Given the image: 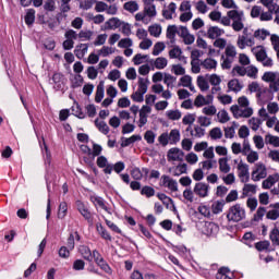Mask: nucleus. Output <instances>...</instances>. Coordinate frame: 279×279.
<instances>
[{"instance_id": "f257e3e1", "label": "nucleus", "mask_w": 279, "mask_h": 279, "mask_svg": "<svg viewBox=\"0 0 279 279\" xmlns=\"http://www.w3.org/2000/svg\"><path fill=\"white\" fill-rule=\"evenodd\" d=\"M268 36L269 31L265 28L255 31L253 35H250L247 28H245L243 34L239 35L236 38V47L243 51L244 49H247V47H254V45H256V39L266 40Z\"/></svg>"}, {"instance_id": "f03ea898", "label": "nucleus", "mask_w": 279, "mask_h": 279, "mask_svg": "<svg viewBox=\"0 0 279 279\" xmlns=\"http://www.w3.org/2000/svg\"><path fill=\"white\" fill-rule=\"evenodd\" d=\"M238 104L230 107V112L234 119H251L254 116V108L247 96H240Z\"/></svg>"}, {"instance_id": "7ed1b4c3", "label": "nucleus", "mask_w": 279, "mask_h": 279, "mask_svg": "<svg viewBox=\"0 0 279 279\" xmlns=\"http://www.w3.org/2000/svg\"><path fill=\"white\" fill-rule=\"evenodd\" d=\"M227 16L231 20L233 32H245V12L243 10H230L227 12Z\"/></svg>"}, {"instance_id": "20e7f679", "label": "nucleus", "mask_w": 279, "mask_h": 279, "mask_svg": "<svg viewBox=\"0 0 279 279\" xmlns=\"http://www.w3.org/2000/svg\"><path fill=\"white\" fill-rule=\"evenodd\" d=\"M158 16V11L156 10V4L151 2H145L144 11L135 14V21H142L145 25L149 24L151 19Z\"/></svg>"}, {"instance_id": "39448f33", "label": "nucleus", "mask_w": 279, "mask_h": 279, "mask_svg": "<svg viewBox=\"0 0 279 279\" xmlns=\"http://www.w3.org/2000/svg\"><path fill=\"white\" fill-rule=\"evenodd\" d=\"M228 221H233L238 223V221H243L245 219V207L241 204H235L229 208V213L227 214Z\"/></svg>"}, {"instance_id": "423d86ee", "label": "nucleus", "mask_w": 279, "mask_h": 279, "mask_svg": "<svg viewBox=\"0 0 279 279\" xmlns=\"http://www.w3.org/2000/svg\"><path fill=\"white\" fill-rule=\"evenodd\" d=\"M234 165H236L238 178L245 184L250 182V165H247L243 159H234Z\"/></svg>"}, {"instance_id": "0eeeda50", "label": "nucleus", "mask_w": 279, "mask_h": 279, "mask_svg": "<svg viewBox=\"0 0 279 279\" xmlns=\"http://www.w3.org/2000/svg\"><path fill=\"white\" fill-rule=\"evenodd\" d=\"M265 178H267V166L263 162L255 163L251 173L253 182H260V180H265Z\"/></svg>"}, {"instance_id": "6e6552de", "label": "nucleus", "mask_w": 279, "mask_h": 279, "mask_svg": "<svg viewBox=\"0 0 279 279\" xmlns=\"http://www.w3.org/2000/svg\"><path fill=\"white\" fill-rule=\"evenodd\" d=\"M194 195L201 199H205L210 195V185L206 182H197L194 185Z\"/></svg>"}, {"instance_id": "1a4fd4ad", "label": "nucleus", "mask_w": 279, "mask_h": 279, "mask_svg": "<svg viewBox=\"0 0 279 279\" xmlns=\"http://www.w3.org/2000/svg\"><path fill=\"white\" fill-rule=\"evenodd\" d=\"M159 184L160 186H163V189H168V191H171L172 193H177L178 191V181L167 174L161 175Z\"/></svg>"}, {"instance_id": "9d476101", "label": "nucleus", "mask_w": 279, "mask_h": 279, "mask_svg": "<svg viewBox=\"0 0 279 279\" xmlns=\"http://www.w3.org/2000/svg\"><path fill=\"white\" fill-rule=\"evenodd\" d=\"M213 101H215V96H213V94L206 96L198 94L194 99V106L195 108H205V106H210Z\"/></svg>"}, {"instance_id": "9b49d317", "label": "nucleus", "mask_w": 279, "mask_h": 279, "mask_svg": "<svg viewBox=\"0 0 279 279\" xmlns=\"http://www.w3.org/2000/svg\"><path fill=\"white\" fill-rule=\"evenodd\" d=\"M209 84L213 86L211 87V94L215 95V93H217L218 90H221V83L223 82V78H221V75L219 74H207L206 75Z\"/></svg>"}, {"instance_id": "f8f14e48", "label": "nucleus", "mask_w": 279, "mask_h": 279, "mask_svg": "<svg viewBox=\"0 0 279 279\" xmlns=\"http://www.w3.org/2000/svg\"><path fill=\"white\" fill-rule=\"evenodd\" d=\"M179 36L184 45H193L195 43V35L191 34L186 26H179Z\"/></svg>"}, {"instance_id": "ddd939ff", "label": "nucleus", "mask_w": 279, "mask_h": 279, "mask_svg": "<svg viewBox=\"0 0 279 279\" xmlns=\"http://www.w3.org/2000/svg\"><path fill=\"white\" fill-rule=\"evenodd\" d=\"M178 86H181L182 88H189L191 93H196L195 85H193V76L189 74H183V76L179 78Z\"/></svg>"}, {"instance_id": "4468645a", "label": "nucleus", "mask_w": 279, "mask_h": 279, "mask_svg": "<svg viewBox=\"0 0 279 279\" xmlns=\"http://www.w3.org/2000/svg\"><path fill=\"white\" fill-rule=\"evenodd\" d=\"M153 93L155 95H161L162 99H171L173 97V94H171V90L165 89V86L162 84H155L151 86Z\"/></svg>"}, {"instance_id": "2eb2a0df", "label": "nucleus", "mask_w": 279, "mask_h": 279, "mask_svg": "<svg viewBox=\"0 0 279 279\" xmlns=\"http://www.w3.org/2000/svg\"><path fill=\"white\" fill-rule=\"evenodd\" d=\"M168 171L174 178H180V175H184V173H187L189 166L186 163H179L178 166L170 167Z\"/></svg>"}, {"instance_id": "dca6fc26", "label": "nucleus", "mask_w": 279, "mask_h": 279, "mask_svg": "<svg viewBox=\"0 0 279 279\" xmlns=\"http://www.w3.org/2000/svg\"><path fill=\"white\" fill-rule=\"evenodd\" d=\"M223 34H226V31L219 26H210L207 29V38H209V40L218 39L220 36H223Z\"/></svg>"}, {"instance_id": "f3484780", "label": "nucleus", "mask_w": 279, "mask_h": 279, "mask_svg": "<svg viewBox=\"0 0 279 279\" xmlns=\"http://www.w3.org/2000/svg\"><path fill=\"white\" fill-rule=\"evenodd\" d=\"M219 232V226H217L215 222H205L203 226V234H206V236H213L214 234H217Z\"/></svg>"}, {"instance_id": "a211bd4d", "label": "nucleus", "mask_w": 279, "mask_h": 279, "mask_svg": "<svg viewBox=\"0 0 279 279\" xmlns=\"http://www.w3.org/2000/svg\"><path fill=\"white\" fill-rule=\"evenodd\" d=\"M76 206H77V210H78V213H81L82 217H84V219H86V221H88V223H93V215L88 210V207L86 205H84V203H82V202H77Z\"/></svg>"}, {"instance_id": "6ab92c4d", "label": "nucleus", "mask_w": 279, "mask_h": 279, "mask_svg": "<svg viewBox=\"0 0 279 279\" xmlns=\"http://www.w3.org/2000/svg\"><path fill=\"white\" fill-rule=\"evenodd\" d=\"M153 69H157V71H165L166 66H169V59L165 57H158L151 61Z\"/></svg>"}, {"instance_id": "aec40b11", "label": "nucleus", "mask_w": 279, "mask_h": 279, "mask_svg": "<svg viewBox=\"0 0 279 279\" xmlns=\"http://www.w3.org/2000/svg\"><path fill=\"white\" fill-rule=\"evenodd\" d=\"M208 78L204 75H198L196 78V86L199 88L202 93H208L210 90V83H208Z\"/></svg>"}, {"instance_id": "412c9836", "label": "nucleus", "mask_w": 279, "mask_h": 279, "mask_svg": "<svg viewBox=\"0 0 279 279\" xmlns=\"http://www.w3.org/2000/svg\"><path fill=\"white\" fill-rule=\"evenodd\" d=\"M184 158V151L182 149L174 147L169 149L168 151V160L169 161H178Z\"/></svg>"}, {"instance_id": "4be33fe9", "label": "nucleus", "mask_w": 279, "mask_h": 279, "mask_svg": "<svg viewBox=\"0 0 279 279\" xmlns=\"http://www.w3.org/2000/svg\"><path fill=\"white\" fill-rule=\"evenodd\" d=\"M175 10H178V4L170 2L167 7L163 8L162 16L166 17L167 21H171L175 14Z\"/></svg>"}, {"instance_id": "5701e85b", "label": "nucleus", "mask_w": 279, "mask_h": 279, "mask_svg": "<svg viewBox=\"0 0 279 279\" xmlns=\"http://www.w3.org/2000/svg\"><path fill=\"white\" fill-rule=\"evenodd\" d=\"M279 181V173L268 175L263 182L262 187L265 190L271 189Z\"/></svg>"}, {"instance_id": "b1692460", "label": "nucleus", "mask_w": 279, "mask_h": 279, "mask_svg": "<svg viewBox=\"0 0 279 279\" xmlns=\"http://www.w3.org/2000/svg\"><path fill=\"white\" fill-rule=\"evenodd\" d=\"M276 1L279 0H259V3L270 12H274V14H279V4Z\"/></svg>"}, {"instance_id": "393cba45", "label": "nucleus", "mask_w": 279, "mask_h": 279, "mask_svg": "<svg viewBox=\"0 0 279 279\" xmlns=\"http://www.w3.org/2000/svg\"><path fill=\"white\" fill-rule=\"evenodd\" d=\"M131 175L134 180H143V178L149 175V169L147 168H134L132 171H131Z\"/></svg>"}, {"instance_id": "a878e982", "label": "nucleus", "mask_w": 279, "mask_h": 279, "mask_svg": "<svg viewBox=\"0 0 279 279\" xmlns=\"http://www.w3.org/2000/svg\"><path fill=\"white\" fill-rule=\"evenodd\" d=\"M217 60L209 57L202 61L201 66H203L205 71H217Z\"/></svg>"}, {"instance_id": "bb28decb", "label": "nucleus", "mask_w": 279, "mask_h": 279, "mask_svg": "<svg viewBox=\"0 0 279 279\" xmlns=\"http://www.w3.org/2000/svg\"><path fill=\"white\" fill-rule=\"evenodd\" d=\"M251 52L253 56L256 57V60H258V62L267 56V51L265 50V47H263V46L251 47Z\"/></svg>"}, {"instance_id": "cd10ccee", "label": "nucleus", "mask_w": 279, "mask_h": 279, "mask_svg": "<svg viewBox=\"0 0 279 279\" xmlns=\"http://www.w3.org/2000/svg\"><path fill=\"white\" fill-rule=\"evenodd\" d=\"M228 88L231 93H241L243 90V84L236 78L229 81Z\"/></svg>"}, {"instance_id": "c85d7f7f", "label": "nucleus", "mask_w": 279, "mask_h": 279, "mask_svg": "<svg viewBox=\"0 0 279 279\" xmlns=\"http://www.w3.org/2000/svg\"><path fill=\"white\" fill-rule=\"evenodd\" d=\"M74 53L78 60H83L84 56H86V53H88L87 44L77 45L74 50Z\"/></svg>"}, {"instance_id": "c756f323", "label": "nucleus", "mask_w": 279, "mask_h": 279, "mask_svg": "<svg viewBox=\"0 0 279 279\" xmlns=\"http://www.w3.org/2000/svg\"><path fill=\"white\" fill-rule=\"evenodd\" d=\"M219 171L220 173H230L232 167H230V163L228 162V158L222 157L218 160Z\"/></svg>"}, {"instance_id": "7c9ffc66", "label": "nucleus", "mask_w": 279, "mask_h": 279, "mask_svg": "<svg viewBox=\"0 0 279 279\" xmlns=\"http://www.w3.org/2000/svg\"><path fill=\"white\" fill-rule=\"evenodd\" d=\"M148 33L154 38H160V36L162 35V26L160 24H151L150 26H148Z\"/></svg>"}, {"instance_id": "2f4dec72", "label": "nucleus", "mask_w": 279, "mask_h": 279, "mask_svg": "<svg viewBox=\"0 0 279 279\" xmlns=\"http://www.w3.org/2000/svg\"><path fill=\"white\" fill-rule=\"evenodd\" d=\"M140 5L138 2L131 0L128 1L123 4V10H125L126 12H130V14H134V12H138L140 10Z\"/></svg>"}, {"instance_id": "473e14b6", "label": "nucleus", "mask_w": 279, "mask_h": 279, "mask_svg": "<svg viewBox=\"0 0 279 279\" xmlns=\"http://www.w3.org/2000/svg\"><path fill=\"white\" fill-rule=\"evenodd\" d=\"M175 82H178V77L170 73H165L163 84H166L167 88H175Z\"/></svg>"}, {"instance_id": "72a5a7b5", "label": "nucleus", "mask_w": 279, "mask_h": 279, "mask_svg": "<svg viewBox=\"0 0 279 279\" xmlns=\"http://www.w3.org/2000/svg\"><path fill=\"white\" fill-rule=\"evenodd\" d=\"M266 128L269 130H275L277 134H279V120L278 117L272 116L271 118H268V121L266 122Z\"/></svg>"}, {"instance_id": "f704fd0d", "label": "nucleus", "mask_w": 279, "mask_h": 279, "mask_svg": "<svg viewBox=\"0 0 279 279\" xmlns=\"http://www.w3.org/2000/svg\"><path fill=\"white\" fill-rule=\"evenodd\" d=\"M266 145H271L272 147H279V136L272 135L271 133H268L265 135L264 138Z\"/></svg>"}, {"instance_id": "c9c22d12", "label": "nucleus", "mask_w": 279, "mask_h": 279, "mask_svg": "<svg viewBox=\"0 0 279 279\" xmlns=\"http://www.w3.org/2000/svg\"><path fill=\"white\" fill-rule=\"evenodd\" d=\"M183 199L186 204H193L195 202V192L191 187L183 191Z\"/></svg>"}, {"instance_id": "e433bc0d", "label": "nucleus", "mask_w": 279, "mask_h": 279, "mask_svg": "<svg viewBox=\"0 0 279 279\" xmlns=\"http://www.w3.org/2000/svg\"><path fill=\"white\" fill-rule=\"evenodd\" d=\"M242 195L244 197H252V195H256V185L244 184V186L242 189Z\"/></svg>"}, {"instance_id": "4c0bfd02", "label": "nucleus", "mask_w": 279, "mask_h": 279, "mask_svg": "<svg viewBox=\"0 0 279 279\" xmlns=\"http://www.w3.org/2000/svg\"><path fill=\"white\" fill-rule=\"evenodd\" d=\"M171 73L177 76H184L186 75V68H184L182 64H172L171 65Z\"/></svg>"}, {"instance_id": "58836bf2", "label": "nucleus", "mask_w": 279, "mask_h": 279, "mask_svg": "<svg viewBox=\"0 0 279 279\" xmlns=\"http://www.w3.org/2000/svg\"><path fill=\"white\" fill-rule=\"evenodd\" d=\"M244 156L248 165H255V162H258V160H260V155H258V151L256 150H252Z\"/></svg>"}, {"instance_id": "ea45409f", "label": "nucleus", "mask_w": 279, "mask_h": 279, "mask_svg": "<svg viewBox=\"0 0 279 279\" xmlns=\"http://www.w3.org/2000/svg\"><path fill=\"white\" fill-rule=\"evenodd\" d=\"M202 114L205 117H215V114H217V107L213 104H209L203 107Z\"/></svg>"}, {"instance_id": "a19ab883", "label": "nucleus", "mask_w": 279, "mask_h": 279, "mask_svg": "<svg viewBox=\"0 0 279 279\" xmlns=\"http://www.w3.org/2000/svg\"><path fill=\"white\" fill-rule=\"evenodd\" d=\"M95 125L96 128L99 130V132H101V134H109L110 132V126H108V123H106V121H101L99 119L95 120Z\"/></svg>"}, {"instance_id": "79ce46f5", "label": "nucleus", "mask_w": 279, "mask_h": 279, "mask_svg": "<svg viewBox=\"0 0 279 279\" xmlns=\"http://www.w3.org/2000/svg\"><path fill=\"white\" fill-rule=\"evenodd\" d=\"M223 206H226V203L223 201H216L211 204V213L214 215H219L223 213Z\"/></svg>"}, {"instance_id": "37998d69", "label": "nucleus", "mask_w": 279, "mask_h": 279, "mask_svg": "<svg viewBox=\"0 0 279 279\" xmlns=\"http://www.w3.org/2000/svg\"><path fill=\"white\" fill-rule=\"evenodd\" d=\"M278 78L279 74L277 72H266L262 76L263 82H267L268 84L276 82Z\"/></svg>"}, {"instance_id": "c03bdc74", "label": "nucleus", "mask_w": 279, "mask_h": 279, "mask_svg": "<svg viewBox=\"0 0 279 279\" xmlns=\"http://www.w3.org/2000/svg\"><path fill=\"white\" fill-rule=\"evenodd\" d=\"M104 95H105V85H104V81H101L98 86H97V90H96V96H95V101L97 104H101V100L104 99Z\"/></svg>"}, {"instance_id": "a18cd8bd", "label": "nucleus", "mask_w": 279, "mask_h": 279, "mask_svg": "<svg viewBox=\"0 0 279 279\" xmlns=\"http://www.w3.org/2000/svg\"><path fill=\"white\" fill-rule=\"evenodd\" d=\"M167 119H170V121H180L182 119V112L178 109L175 110H168L166 111Z\"/></svg>"}, {"instance_id": "49530a36", "label": "nucleus", "mask_w": 279, "mask_h": 279, "mask_svg": "<svg viewBox=\"0 0 279 279\" xmlns=\"http://www.w3.org/2000/svg\"><path fill=\"white\" fill-rule=\"evenodd\" d=\"M148 84H149V80L144 77H138L137 92L143 93L145 95V93H147Z\"/></svg>"}, {"instance_id": "de8ad7c7", "label": "nucleus", "mask_w": 279, "mask_h": 279, "mask_svg": "<svg viewBox=\"0 0 279 279\" xmlns=\"http://www.w3.org/2000/svg\"><path fill=\"white\" fill-rule=\"evenodd\" d=\"M197 123L201 128H210V125H213V119L208 116H199L197 118Z\"/></svg>"}, {"instance_id": "09e8293b", "label": "nucleus", "mask_w": 279, "mask_h": 279, "mask_svg": "<svg viewBox=\"0 0 279 279\" xmlns=\"http://www.w3.org/2000/svg\"><path fill=\"white\" fill-rule=\"evenodd\" d=\"M179 32H180V27H178L175 25H169L167 27L166 36H167V38H169V40H173L175 38V34L179 35Z\"/></svg>"}, {"instance_id": "8fccbe9b", "label": "nucleus", "mask_w": 279, "mask_h": 279, "mask_svg": "<svg viewBox=\"0 0 279 279\" xmlns=\"http://www.w3.org/2000/svg\"><path fill=\"white\" fill-rule=\"evenodd\" d=\"M118 47L120 49H129L131 47H134V41L130 37H125L119 40Z\"/></svg>"}, {"instance_id": "3c124183", "label": "nucleus", "mask_w": 279, "mask_h": 279, "mask_svg": "<svg viewBox=\"0 0 279 279\" xmlns=\"http://www.w3.org/2000/svg\"><path fill=\"white\" fill-rule=\"evenodd\" d=\"M78 252L83 256V258H85V260H93V253L90 252V248H88V246H80Z\"/></svg>"}, {"instance_id": "603ef678", "label": "nucleus", "mask_w": 279, "mask_h": 279, "mask_svg": "<svg viewBox=\"0 0 279 279\" xmlns=\"http://www.w3.org/2000/svg\"><path fill=\"white\" fill-rule=\"evenodd\" d=\"M209 136L213 141H219V138L223 137V132L221 131V128L216 126L209 131Z\"/></svg>"}, {"instance_id": "864d4df0", "label": "nucleus", "mask_w": 279, "mask_h": 279, "mask_svg": "<svg viewBox=\"0 0 279 279\" xmlns=\"http://www.w3.org/2000/svg\"><path fill=\"white\" fill-rule=\"evenodd\" d=\"M216 114L219 123H228L230 121V113L226 109L219 110Z\"/></svg>"}, {"instance_id": "5fc2aeb1", "label": "nucleus", "mask_w": 279, "mask_h": 279, "mask_svg": "<svg viewBox=\"0 0 279 279\" xmlns=\"http://www.w3.org/2000/svg\"><path fill=\"white\" fill-rule=\"evenodd\" d=\"M122 21L119 20V17H111L106 22V25L108 26V29H117L121 27Z\"/></svg>"}, {"instance_id": "6e6d98bb", "label": "nucleus", "mask_w": 279, "mask_h": 279, "mask_svg": "<svg viewBox=\"0 0 279 279\" xmlns=\"http://www.w3.org/2000/svg\"><path fill=\"white\" fill-rule=\"evenodd\" d=\"M165 49H167V46L165 45V43L158 41L154 45L151 54L160 56V53H162V51H165Z\"/></svg>"}, {"instance_id": "4d7b16f0", "label": "nucleus", "mask_w": 279, "mask_h": 279, "mask_svg": "<svg viewBox=\"0 0 279 279\" xmlns=\"http://www.w3.org/2000/svg\"><path fill=\"white\" fill-rule=\"evenodd\" d=\"M217 100L219 101V104H221L222 106H230V104H232V96L228 95V94H219L217 96Z\"/></svg>"}, {"instance_id": "13d9d810", "label": "nucleus", "mask_w": 279, "mask_h": 279, "mask_svg": "<svg viewBox=\"0 0 279 279\" xmlns=\"http://www.w3.org/2000/svg\"><path fill=\"white\" fill-rule=\"evenodd\" d=\"M168 138L172 145H175V143H180V130H171L170 134L168 135Z\"/></svg>"}, {"instance_id": "bf43d9fd", "label": "nucleus", "mask_w": 279, "mask_h": 279, "mask_svg": "<svg viewBox=\"0 0 279 279\" xmlns=\"http://www.w3.org/2000/svg\"><path fill=\"white\" fill-rule=\"evenodd\" d=\"M266 109L269 114L276 117V114L279 112V105L276 101H270L267 104Z\"/></svg>"}, {"instance_id": "052dcab7", "label": "nucleus", "mask_w": 279, "mask_h": 279, "mask_svg": "<svg viewBox=\"0 0 279 279\" xmlns=\"http://www.w3.org/2000/svg\"><path fill=\"white\" fill-rule=\"evenodd\" d=\"M227 58H236V46L228 44L225 48Z\"/></svg>"}, {"instance_id": "680f3d73", "label": "nucleus", "mask_w": 279, "mask_h": 279, "mask_svg": "<svg viewBox=\"0 0 279 279\" xmlns=\"http://www.w3.org/2000/svg\"><path fill=\"white\" fill-rule=\"evenodd\" d=\"M246 75L251 77V80H256V77H258V68H256V65H247Z\"/></svg>"}, {"instance_id": "e2e57ef3", "label": "nucleus", "mask_w": 279, "mask_h": 279, "mask_svg": "<svg viewBox=\"0 0 279 279\" xmlns=\"http://www.w3.org/2000/svg\"><path fill=\"white\" fill-rule=\"evenodd\" d=\"M82 84H84V77H82V75L75 74L71 78V86H72V88H80V86H82Z\"/></svg>"}, {"instance_id": "0e129e2a", "label": "nucleus", "mask_w": 279, "mask_h": 279, "mask_svg": "<svg viewBox=\"0 0 279 279\" xmlns=\"http://www.w3.org/2000/svg\"><path fill=\"white\" fill-rule=\"evenodd\" d=\"M69 210V206L65 202L60 203L59 209H58V219H64L66 217V213Z\"/></svg>"}, {"instance_id": "69168bd1", "label": "nucleus", "mask_w": 279, "mask_h": 279, "mask_svg": "<svg viewBox=\"0 0 279 279\" xmlns=\"http://www.w3.org/2000/svg\"><path fill=\"white\" fill-rule=\"evenodd\" d=\"M260 119L253 117L248 120V125L253 132H257L260 129Z\"/></svg>"}, {"instance_id": "338daca9", "label": "nucleus", "mask_w": 279, "mask_h": 279, "mask_svg": "<svg viewBox=\"0 0 279 279\" xmlns=\"http://www.w3.org/2000/svg\"><path fill=\"white\" fill-rule=\"evenodd\" d=\"M228 274H230V268L222 267L218 270L216 278L217 279H231Z\"/></svg>"}, {"instance_id": "774afa93", "label": "nucleus", "mask_w": 279, "mask_h": 279, "mask_svg": "<svg viewBox=\"0 0 279 279\" xmlns=\"http://www.w3.org/2000/svg\"><path fill=\"white\" fill-rule=\"evenodd\" d=\"M197 211L202 215V217H210V207H208V205L201 204L197 207Z\"/></svg>"}]
</instances>
